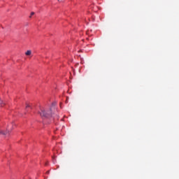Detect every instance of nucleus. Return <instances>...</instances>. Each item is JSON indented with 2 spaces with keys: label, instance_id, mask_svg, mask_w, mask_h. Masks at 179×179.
Returning <instances> with one entry per match:
<instances>
[{
  "label": "nucleus",
  "instance_id": "nucleus-3",
  "mask_svg": "<svg viewBox=\"0 0 179 179\" xmlns=\"http://www.w3.org/2000/svg\"><path fill=\"white\" fill-rule=\"evenodd\" d=\"M25 55H31V50H27V51L25 52Z\"/></svg>",
  "mask_w": 179,
  "mask_h": 179
},
{
  "label": "nucleus",
  "instance_id": "nucleus-1",
  "mask_svg": "<svg viewBox=\"0 0 179 179\" xmlns=\"http://www.w3.org/2000/svg\"><path fill=\"white\" fill-rule=\"evenodd\" d=\"M39 114L42 118H48V117H51V110H49L48 113H47L45 112V110L41 108Z\"/></svg>",
  "mask_w": 179,
  "mask_h": 179
},
{
  "label": "nucleus",
  "instance_id": "nucleus-6",
  "mask_svg": "<svg viewBox=\"0 0 179 179\" xmlns=\"http://www.w3.org/2000/svg\"><path fill=\"white\" fill-rule=\"evenodd\" d=\"M47 173H48V174H50V171H48Z\"/></svg>",
  "mask_w": 179,
  "mask_h": 179
},
{
  "label": "nucleus",
  "instance_id": "nucleus-7",
  "mask_svg": "<svg viewBox=\"0 0 179 179\" xmlns=\"http://www.w3.org/2000/svg\"><path fill=\"white\" fill-rule=\"evenodd\" d=\"M59 1H62V0H59Z\"/></svg>",
  "mask_w": 179,
  "mask_h": 179
},
{
  "label": "nucleus",
  "instance_id": "nucleus-2",
  "mask_svg": "<svg viewBox=\"0 0 179 179\" xmlns=\"http://www.w3.org/2000/svg\"><path fill=\"white\" fill-rule=\"evenodd\" d=\"M9 134V131H3V130H0V135H8Z\"/></svg>",
  "mask_w": 179,
  "mask_h": 179
},
{
  "label": "nucleus",
  "instance_id": "nucleus-4",
  "mask_svg": "<svg viewBox=\"0 0 179 179\" xmlns=\"http://www.w3.org/2000/svg\"><path fill=\"white\" fill-rule=\"evenodd\" d=\"M30 108V105H29V104L27 103V105H26V108Z\"/></svg>",
  "mask_w": 179,
  "mask_h": 179
},
{
  "label": "nucleus",
  "instance_id": "nucleus-5",
  "mask_svg": "<svg viewBox=\"0 0 179 179\" xmlns=\"http://www.w3.org/2000/svg\"><path fill=\"white\" fill-rule=\"evenodd\" d=\"M33 15H34V12L31 13V16H29V17H31V16H33Z\"/></svg>",
  "mask_w": 179,
  "mask_h": 179
}]
</instances>
